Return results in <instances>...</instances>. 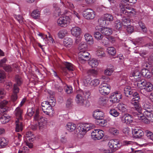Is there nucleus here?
I'll return each mask as SVG.
<instances>
[{"mask_svg": "<svg viewBox=\"0 0 153 153\" xmlns=\"http://www.w3.org/2000/svg\"><path fill=\"white\" fill-rule=\"evenodd\" d=\"M122 24L119 20H117L115 22L114 27L117 30H120L122 27Z\"/></svg>", "mask_w": 153, "mask_h": 153, "instance_id": "47", "label": "nucleus"}, {"mask_svg": "<svg viewBox=\"0 0 153 153\" xmlns=\"http://www.w3.org/2000/svg\"><path fill=\"white\" fill-rule=\"evenodd\" d=\"M87 73L90 75L95 76L97 74L98 71L97 70L90 69L88 70Z\"/></svg>", "mask_w": 153, "mask_h": 153, "instance_id": "50", "label": "nucleus"}, {"mask_svg": "<svg viewBox=\"0 0 153 153\" xmlns=\"http://www.w3.org/2000/svg\"><path fill=\"white\" fill-rule=\"evenodd\" d=\"M147 82L145 79H143L138 81L137 82V86L140 89H143L146 88Z\"/></svg>", "mask_w": 153, "mask_h": 153, "instance_id": "30", "label": "nucleus"}, {"mask_svg": "<svg viewBox=\"0 0 153 153\" xmlns=\"http://www.w3.org/2000/svg\"><path fill=\"white\" fill-rule=\"evenodd\" d=\"M109 113L111 115L114 117H117L120 114L119 112L116 110L114 109L110 110Z\"/></svg>", "mask_w": 153, "mask_h": 153, "instance_id": "58", "label": "nucleus"}, {"mask_svg": "<svg viewBox=\"0 0 153 153\" xmlns=\"http://www.w3.org/2000/svg\"><path fill=\"white\" fill-rule=\"evenodd\" d=\"M48 102H49V104L50 105V106H51L52 107L55 105L56 100L54 97H52L49 99V101H48Z\"/></svg>", "mask_w": 153, "mask_h": 153, "instance_id": "64", "label": "nucleus"}, {"mask_svg": "<svg viewBox=\"0 0 153 153\" xmlns=\"http://www.w3.org/2000/svg\"><path fill=\"white\" fill-rule=\"evenodd\" d=\"M106 22L108 21L112 22L114 19L113 16L110 14L106 13L103 16Z\"/></svg>", "mask_w": 153, "mask_h": 153, "instance_id": "39", "label": "nucleus"}, {"mask_svg": "<svg viewBox=\"0 0 153 153\" xmlns=\"http://www.w3.org/2000/svg\"><path fill=\"white\" fill-rule=\"evenodd\" d=\"M144 89H145L147 92H150L152 91L153 89V85L152 84L149 82H147L146 85Z\"/></svg>", "mask_w": 153, "mask_h": 153, "instance_id": "53", "label": "nucleus"}, {"mask_svg": "<svg viewBox=\"0 0 153 153\" xmlns=\"http://www.w3.org/2000/svg\"><path fill=\"white\" fill-rule=\"evenodd\" d=\"M143 109L146 110L145 111L151 112L153 110L152 104L147 101H146L143 103Z\"/></svg>", "mask_w": 153, "mask_h": 153, "instance_id": "22", "label": "nucleus"}, {"mask_svg": "<svg viewBox=\"0 0 153 153\" xmlns=\"http://www.w3.org/2000/svg\"><path fill=\"white\" fill-rule=\"evenodd\" d=\"M21 135L18 134V136L15 137L14 143L16 146H19L20 144V142L21 140Z\"/></svg>", "mask_w": 153, "mask_h": 153, "instance_id": "61", "label": "nucleus"}, {"mask_svg": "<svg viewBox=\"0 0 153 153\" xmlns=\"http://www.w3.org/2000/svg\"><path fill=\"white\" fill-rule=\"evenodd\" d=\"M15 79L16 83L13 85V91L14 94H17L19 93V90L18 86L21 85L22 80L21 77L18 75H16L15 76Z\"/></svg>", "mask_w": 153, "mask_h": 153, "instance_id": "11", "label": "nucleus"}, {"mask_svg": "<svg viewBox=\"0 0 153 153\" xmlns=\"http://www.w3.org/2000/svg\"><path fill=\"white\" fill-rule=\"evenodd\" d=\"M94 126L92 124L85 123L80 124L77 129L78 136L81 137L85 135L87 131L94 128Z\"/></svg>", "mask_w": 153, "mask_h": 153, "instance_id": "4", "label": "nucleus"}, {"mask_svg": "<svg viewBox=\"0 0 153 153\" xmlns=\"http://www.w3.org/2000/svg\"><path fill=\"white\" fill-rule=\"evenodd\" d=\"M132 97L130 100V103L134 107L136 110V112L140 111L141 109V108L139 105V100L140 97L138 94L137 92L133 91V94L131 95V97Z\"/></svg>", "mask_w": 153, "mask_h": 153, "instance_id": "5", "label": "nucleus"}, {"mask_svg": "<svg viewBox=\"0 0 153 153\" xmlns=\"http://www.w3.org/2000/svg\"><path fill=\"white\" fill-rule=\"evenodd\" d=\"M16 131L18 132L22 131L23 128L22 120L16 119L15 122Z\"/></svg>", "mask_w": 153, "mask_h": 153, "instance_id": "23", "label": "nucleus"}, {"mask_svg": "<svg viewBox=\"0 0 153 153\" xmlns=\"http://www.w3.org/2000/svg\"><path fill=\"white\" fill-rule=\"evenodd\" d=\"M145 133L148 140L153 141V133L149 131H146Z\"/></svg>", "mask_w": 153, "mask_h": 153, "instance_id": "45", "label": "nucleus"}, {"mask_svg": "<svg viewBox=\"0 0 153 153\" xmlns=\"http://www.w3.org/2000/svg\"><path fill=\"white\" fill-rule=\"evenodd\" d=\"M108 102V100H107L105 97H101L99 98L98 102L100 105L104 106H106Z\"/></svg>", "mask_w": 153, "mask_h": 153, "instance_id": "32", "label": "nucleus"}, {"mask_svg": "<svg viewBox=\"0 0 153 153\" xmlns=\"http://www.w3.org/2000/svg\"><path fill=\"white\" fill-rule=\"evenodd\" d=\"M42 110L46 114L49 115L53 113L51 106L49 105L48 101L43 102L41 104Z\"/></svg>", "mask_w": 153, "mask_h": 153, "instance_id": "10", "label": "nucleus"}, {"mask_svg": "<svg viewBox=\"0 0 153 153\" xmlns=\"http://www.w3.org/2000/svg\"><path fill=\"white\" fill-rule=\"evenodd\" d=\"M124 93L126 96L131 97V95L133 94V91L130 86H126L124 88Z\"/></svg>", "mask_w": 153, "mask_h": 153, "instance_id": "33", "label": "nucleus"}, {"mask_svg": "<svg viewBox=\"0 0 153 153\" xmlns=\"http://www.w3.org/2000/svg\"><path fill=\"white\" fill-rule=\"evenodd\" d=\"M135 142L131 141L124 140L122 141V144L123 145L126 146H131L135 144Z\"/></svg>", "mask_w": 153, "mask_h": 153, "instance_id": "55", "label": "nucleus"}, {"mask_svg": "<svg viewBox=\"0 0 153 153\" xmlns=\"http://www.w3.org/2000/svg\"><path fill=\"white\" fill-rule=\"evenodd\" d=\"M110 133L114 136L118 135L119 134V131L114 128L112 127L109 129Z\"/></svg>", "mask_w": 153, "mask_h": 153, "instance_id": "48", "label": "nucleus"}, {"mask_svg": "<svg viewBox=\"0 0 153 153\" xmlns=\"http://www.w3.org/2000/svg\"><path fill=\"white\" fill-rule=\"evenodd\" d=\"M9 104V102L6 100H4L0 102V108L1 110L0 111V114L2 115L3 113H6L7 111L6 108Z\"/></svg>", "mask_w": 153, "mask_h": 153, "instance_id": "18", "label": "nucleus"}, {"mask_svg": "<svg viewBox=\"0 0 153 153\" xmlns=\"http://www.w3.org/2000/svg\"><path fill=\"white\" fill-rule=\"evenodd\" d=\"M91 94V93L88 91L84 92L82 91H79L76 97V103L80 105L87 106V100L90 98Z\"/></svg>", "mask_w": 153, "mask_h": 153, "instance_id": "2", "label": "nucleus"}, {"mask_svg": "<svg viewBox=\"0 0 153 153\" xmlns=\"http://www.w3.org/2000/svg\"><path fill=\"white\" fill-rule=\"evenodd\" d=\"M100 81L98 79H94L90 81V85L93 87L97 86L100 84Z\"/></svg>", "mask_w": 153, "mask_h": 153, "instance_id": "49", "label": "nucleus"}, {"mask_svg": "<svg viewBox=\"0 0 153 153\" xmlns=\"http://www.w3.org/2000/svg\"><path fill=\"white\" fill-rule=\"evenodd\" d=\"M36 113L34 117V119L37 121L38 123L39 129L42 130L45 128V119L41 116H38V112L37 110H36Z\"/></svg>", "mask_w": 153, "mask_h": 153, "instance_id": "6", "label": "nucleus"}, {"mask_svg": "<svg viewBox=\"0 0 153 153\" xmlns=\"http://www.w3.org/2000/svg\"><path fill=\"white\" fill-rule=\"evenodd\" d=\"M71 32L74 36L78 37L81 33V29L78 27L75 26L71 28Z\"/></svg>", "mask_w": 153, "mask_h": 153, "instance_id": "21", "label": "nucleus"}, {"mask_svg": "<svg viewBox=\"0 0 153 153\" xmlns=\"http://www.w3.org/2000/svg\"><path fill=\"white\" fill-rule=\"evenodd\" d=\"M95 29L98 30L103 34L106 36L110 35L112 33V29L108 27H102L101 26H97L96 27Z\"/></svg>", "mask_w": 153, "mask_h": 153, "instance_id": "16", "label": "nucleus"}, {"mask_svg": "<svg viewBox=\"0 0 153 153\" xmlns=\"http://www.w3.org/2000/svg\"><path fill=\"white\" fill-rule=\"evenodd\" d=\"M79 61L80 62L84 63L88 59L89 53L86 51H79Z\"/></svg>", "mask_w": 153, "mask_h": 153, "instance_id": "12", "label": "nucleus"}, {"mask_svg": "<svg viewBox=\"0 0 153 153\" xmlns=\"http://www.w3.org/2000/svg\"><path fill=\"white\" fill-rule=\"evenodd\" d=\"M133 114L136 119L141 120L146 123L148 124L149 122H153V114L151 112L144 111L142 114L140 110L134 112Z\"/></svg>", "mask_w": 153, "mask_h": 153, "instance_id": "1", "label": "nucleus"}, {"mask_svg": "<svg viewBox=\"0 0 153 153\" xmlns=\"http://www.w3.org/2000/svg\"><path fill=\"white\" fill-rule=\"evenodd\" d=\"M84 37L86 41L88 44L91 45L94 43V39L91 34L88 33H85Z\"/></svg>", "mask_w": 153, "mask_h": 153, "instance_id": "27", "label": "nucleus"}, {"mask_svg": "<svg viewBox=\"0 0 153 153\" xmlns=\"http://www.w3.org/2000/svg\"><path fill=\"white\" fill-rule=\"evenodd\" d=\"M130 20L129 18H123L122 19V24L125 27L130 25Z\"/></svg>", "mask_w": 153, "mask_h": 153, "instance_id": "59", "label": "nucleus"}, {"mask_svg": "<svg viewBox=\"0 0 153 153\" xmlns=\"http://www.w3.org/2000/svg\"><path fill=\"white\" fill-rule=\"evenodd\" d=\"M91 134L92 138L95 140L101 139L104 135L103 131L100 129L94 130Z\"/></svg>", "mask_w": 153, "mask_h": 153, "instance_id": "13", "label": "nucleus"}, {"mask_svg": "<svg viewBox=\"0 0 153 153\" xmlns=\"http://www.w3.org/2000/svg\"><path fill=\"white\" fill-rule=\"evenodd\" d=\"M69 17L65 16L59 18L57 20V23L61 27H65L68 25L70 22Z\"/></svg>", "mask_w": 153, "mask_h": 153, "instance_id": "14", "label": "nucleus"}, {"mask_svg": "<svg viewBox=\"0 0 153 153\" xmlns=\"http://www.w3.org/2000/svg\"><path fill=\"white\" fill-rule=\"evenodd\" d=\"M122 97L119 91H116L111 94L110 97V101L113 103H117L119 102L120 100Z\"/></svg>", "mask_w": 153, "mask_h": 153, "instance_id": "15", "label": "nucleus"}, {"mask_svg": "<svg viewBox=\"0 0 153 153\" xmlns=\"http://www.w3.org/2000/svg\"><path fill=\"white\" fill-rule=\"evenodd\" d=\"M31 16L33 19H39L40 15V12L38 9H35L32 11L31 13Z\"/></svg>", "mask_w": 153, "mask_h": 153, "instance_id": "31", "label": "nucleus"}, {"mask_svg": "<svg viewBox=\"0 0 153 153\" xmlns=\"http://www.w3.org/2000/svg\"><path fill=\"white\" fill-rule=\"evenodd\" d=\"M3 114H4V113ZM1 122L2 124H5L9 122L10 120V117L8 115H4V114L1 117L0 119Z\"/></svg>", "mask_w": 153, "mask_h": 153, "instance_id": "35", "label": "nucleus"}, {"mask_svg": "<svg viewBox=\"0 0 153 153\" xmlns=\"http://www.w3.org/2000/svg\"><path fill=\"white\" fill-rule=\"evenodd\" d=\"M76 128L75 124L72 123H68L66 125V128L70 132L73 131Z\"/></svg>", "mask_w": 153, "mask_h": 153, "instance_id": "34", "label": "nucleus"}, {"mask_svg": "<svg viewBox=\"0 0 153 153\" xmlns=\"http://www.w3.org/2000/svg\"><path fill=\"white\" fill-rule=\"evenodd\" d=\"M67 31L65 30H60L58 33V37L60 39H62L67 34Z\"/></svg>", "mask_w": 153, "mask_h": 153, "instance_id": "42", "label": "nucleus"}, {"mask_svg": "<svg viewBox=\"0 0 153 153\" xmlns=\"http://www.w3.org/2000/svg\"><path fill=\"white\" fill-rule=\"evenodd\" d=\"M144 38L142 37L138 38L136 39L134 42H132V43L135 45H139L143 43L144 42Z\"/></svg>", "mask_w": 153, "mask_h": 153, "instance_id": "46", "label": "nucleus"}, {"mask_svg": "<svg viewBox=\"0 0 153 153\" xmlns=\"http://www.w3.org/2000/svg\"><path fill=\"white\" fill-rule=\"evenodd\" d=\"M121 120L123 123L127 124L130 123L133 121L132 116L127 114L123 115L121 118Z\"/></svg>", "mask_w": 153, "mask_h": 153, "instance_id": "17", "label": "nucleus"}, {"mask_svg": "<svg viewBox=\"0 0 153 153\" xmlns=\"http://www.w3.org/2000/svg\"><path fill=\"white\" fill-rule=\"evenodd\" d=\"M59 140V138H58L57 137H56L53 139L50 144L53 147H58L57 145L58 144Z\"/></svg>", "mask_w": 153, "mask_h": 153, "instance_id": "40", "label": "nucleus"}, {"mask_svg": "<svg viewBox=\"0 0 153 153\" xmlns=\"http://www.w3.org/2000/svg\"><path fill=\"white\" fill-rule=\"evenodd\" d=\"M64 45L66 47L70 48L72 45L73 42L72 39L69 37L65 38L63 42Z\"/></svg>", "mask_w": 153, "mask_h": 153, "instance_id": "25", "label": "nucleus"}, {"mask_svg": "<svg viewBox=\"0 0 153 153\" xmlns=\"http://www.w3.org/2000/svg\"><path fill=\"white\" fill-rule=\"evenodd\" d=\"M93 115L95 119L99 120L103 118L104 113L100 110L97 109L94 111Z\"/></svg>", "mask_w": 153, "mask_h": 153, "instance_id": "19", "label": "nucleus"}, {"mask_svg": "<svg viewBox=\"0 0 153 153\" xmlns=\"http://www.w3.org/2000/svg\"><path fill=\"white\" fill-rule=\"evenodd\" d=\"M99 61L95 58L91 59L89 61L88 64L92 67H96L99 64Z\"/></svg>", "mask_w": 153, "mask_h": 153, "instance_id": "26", "label": "nucleus"}, {"mask_svg": "<svg viewBox=\"0 0 153 153\" xmlns=\"http://www.w3.org/2000/svg\"><path fill=\"white\" fill-rule=\"evenodd\" d=\"M16 119L22 120V110L19 107H18L15 111Z\"/></svg>", "mask_w": 153, "mask_h": 153, "instance_id": "24", "label": "nucleus"}, {"mask_svg": "<svg viewBox=\"0 0 153 153\" xmlns=\"http://www.w3.org/2000/svg\"><path fill=\"white\" fill-rule=\"evenodd\" d=\"M38 110V116H39V111L38 109L37 108H36V109L34 108H28L27 111V114L28 115L30 116H32L33 114L34 113H35V114H36V110Z\"/></svg>", "mask_w": 153, "mask_h": 153, "instance_id": "36", "label": "nucleus"}, {"mask_svg": "<svg viewBox=\"0 0 153 153\" xmlns=\"http://www.w3.org/2000/svg\"><path fill=\"white\" fill-rule=\"evenodd\" d=\"M101 32L98 30L96 29L94 33V36L95 38L97 41H100L103 38V36L100 33Z\"/></svg>", "mask_w": 153, "mask_h": 153, "instance_id": "28", "label": "nucleus"}, {"mask_svg": "<svg viewBox=\"0 0 153 153\" xmlns=\"http://www.w3.org/2000/svg\"><path fill=\"white\" fill-rule=\"evenodd\" d=\"M98 22L100 25L101 26L107 25L109 24L108 22L107 23L103 16L100 17L98 20Z\"/></svg>", "mask_w": 153, "mask_h": 153, "instance_id": "41", "label": "nucleus"}, {"mask_svg": "<svg viewBox=\"0 0 153 153\" xmlns=\"http://www.w3.org/2000/svg\"><path fill=\"white\" fill-rule=\"evenodd\" d=\"M7 145V141L3 137L0 138V148H4Z\"/></svg>", "mask_w": 153, "mask_h": 153, "instance_id": "44", "label": "nucleus"}, {"mask_svg": "<svg viewBox=\"0 0 153 153\" xmlns=\"http://www.w3.org/2000/svg\"><path fill=\"white\" fill-rule=\"evenodd\" d=\"M107 51L108 53L114 55L116 53L115 49L113 47H109L107 49Z\"/></svg>", "mask_w": 153, "mask_h": 153, "instance_id": "60", "label": "nucleus"}, {"mask_svg": "<svg viewBox=\"0 0 153 153\" xmlns=\"http://www.w3.org/2000/svg\"><path fill=\"white\" fill-rule=\"evenodd\" d=\"M97 125L100 126H105L107 125V121L106 120L101 119L97 120Z\"/></svg>", "mask_w": 153, "mask_h": 153, "instance_id": "51", "label": "nucleus"}, {"mask_svg": "<svg viewBox=\"0 0 153 153\" xmlns=\"http://www.w3.org/2000/svg\"><path fill=\"white\" fill-rule=\"evenodd\" d=\"M114 70V69L113 66H111L110 67L108 66L105 71L104 73L106 75L110 76L113 73Z\"/></svg>", "mask_w": 153, "mask_h": 153, "instance_id": "38", "label": "nucleus"}, {"mask_svg": "<svg viewBox=\"0 0 153 153\" xmlns=\"http://www.w3.org/2000/svg\"><path fill=\"white\" fill-rule=\"evenodd\" d=\"M3 69L6 72L9 73L12 72L13 70V68L11 65L7 64Z\"/></svg>", "mask_w": 153, "mask_h": 153, "instance_id": "62", "label": "nucleus"}, {"mask_svg": "<svg viewBox=\"0 0 153 153\" xmlns=\"http://www.w3.org/2000/svg\"><path fill=\"white\" fill-rule=\"evenodd\" d=\"M132 132L134 136L136 138L141 137L144 134V132L142 130L138 129H132Z\"/></svg>", "mask_w": 153, "mask_h": 153, "instance_id": "20", "label": "nucleus"}, {"mask_svg": "<svg viewBox=\"0 0 153 153\" xmlns=\"http://www.w3.org/2000/svg\"><path fill=\"white\" fill-rule=\"evenodd\" d=\"M83 15L84 18L86 19L91 20L95 18L96 13L92 9L87 8L83 11Z\"/></svg>", "mask_w": 153, "mask_h": 153, "instance_id": "9", "label": "nucleus"}, {"mask_svg": "<svg viewBox=\"0 0 153 153\" xmlns=\"http://www.w3.org/2000/svg\"><path fill=\"white\" fill-rule=\"evenodd\" d=\"M64 89L65 92L68 94H70L73 92V89L71 86L64 85Z\"/></svg>", "mask_w": 153, "mask_h": 153, "instance_id": "54", "label": "nucleus"}, {"mask_svg": "<svg viewBox=\"0 0 153 153\" xmlns=\"http://www.w3.org/2000/svg\"><path fill=\"white\" fill-rule=\"evenodd\" d=\"M118 110L122 112H126L127 111V106L123 103H119L117 106Z\"/></svg>", "mask_w": 153, "mask_h": 153, "instance_id": "37", "label": "nucleus"}, {"mask_svg": "<svg viewBox=\"0 0 153 153\" xmlns=\"http://www.w3.org/2000/svg\"><path fill=\"white\" fill-rule=\"evenodd\" d=\"M119 7L121 13L125 14L126 16H132L138 14V13L135 9L127 6V4L120 3L119 4Z\"/></svg>", "mask_w": 153, "mask_h": 153, "instance_id": "3", "label": "nucleus"}, {"mask_svg": "<svg viewBox=\"0 0 153 153\" xmlns=\"http://www.w3.org/2000/svg\"><path fill=\"white\" fill-rule=\"evenodd\" d=\"M87 44L84 42H81L79 44L78 47V49L79 51H85L87 49Z\"/></svg>", "mask_w": 153, "mask_h": 153, "instance_id": "43", "label": "nucleus"}, {"mask_svg": "<svg viewBox=\"0 0 153 153\" xmlns=\"http://www.w3.org/2000/svg\"><path fill=\"white\" fill-rule=\"evenodd\" d=\"M111 87L106 83L102 82L99 85V90L100 93L104 95H107L110 92Z\"/></svg>", "mask_w": 153, "mask_h": 153, "instance_id": "7", "label": "nucleus"}, {"mask_svg": "<svg viewBox=\"0 0 153 153\" xmlns=\"http://www.w3.org/2000/svg\"><path fill=\"white\" fill-rule=\"evenodd\" d=\"M64 65L69 71H73L74 69V66L70 63L66 62L64 63Z\"/></svg>", "mask_w": 153, "mask_h": 153, "instance_id": "56", "label": "nucleus"}, {"mask_svg": "<svg viewBox=\"0 0 153 153\" xmlns=\"http://www.w3.org/2000/svg\"><path fill=\"white\" fill-rule=\"evenodd\" d=\"M138 24L143 32L144 33H146L147 32V29L144 24L142 22H138Z\"/></svg>", "mask_w": 153, "mask_h": 153, "instance_id": "63", "label": "nucleus"}, {"mask_svg": "<svg viewBox=\"0 0 153 153\" xmlns=\"http://www.w3.org/2000/svg\"><path fill=\"white\" fill-rule=\"evenodd\" d=\"M7 59L4 57L0 60V67L3 68L7 64L6 63L7 62Z\"/></svg>", "mask_w": 153, "mask_h": 153, "instance_id": "57", "label": "nucleus"}, {"mask_svg": "<svg viewBox=\"0 0 153 153\" xmlns=\"http://www.w3.org/2000/svg\"><path fill=\"white\" fill-rule=\"evenodd\" d=\"M140 71L138 70H136L132 74H131L130 76L134 77L135 79H137L140 78Z\"/></svg>", "mask_w": 153, "mask_h": 153, "instance_id": "52", "label": "nucleus"}, {"mask_svg": "<svg viewBox=\"0 0 153 153\" xmlns=\"http://www.w3.org/2000/svg\"><path fill=\"white\" fill-rule=\"evenodd\" d=\"M95 54L99 57H104L105 55L103 49L100 47H98L97 49Z\"/></svg>", "mask_w": 153, "mask_h": 153, "instance_id": "29", "label": "nucleus"}, {"mask_svg": "<svg viewBox=\"0 0 153 153\" xmlns=\"http://www.w3.org/2000/svg\"><path fill=\"white\" fill-rule=\"evenodd\" d=\"M109 151L113 152L117 150L120 145L119 141L116 139H111L109 141L108 144Z\"/></svg>", "mask_w": 153, "mask_h": 153, "instance_id": "8", "label": "nucleus"}]
</instances>
